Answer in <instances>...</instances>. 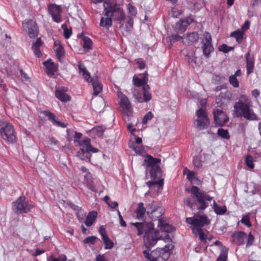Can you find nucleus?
Here are the masks:
<instances>
[{
	"instance_id": "4c0bfd02",
	"label": "nucleus",
	"mask_w": 261,
	"mask_h": 261,
	"mask_svg": "<svg viewBox=\"0 0 261 261\" xmlns=\"http://www.w3.org/2000/svg\"><path fill=\"white\" fill-rule=\"evenodd\" d=\"M76 142L78 143L81 148H84V149H86L85 150H88V149L90 148V139L89 138H86L82 141L75 140V142Z\"/></svg>"
},
{
	"instance_id": "2eb2a0df",
	"label": "nucleus",
	"mask_w": 261,
	"mask_h": 261,
	"mask_svg": "<svg viewBox=\"0 0 261 261\" xmlns=\"http://www.w3.org/2000/svg\"><path fill=\"white\" fill-rule=\"evenodd\" d=\"M117 95L120 99V105L123 112L129 116L132 113V108L127 97L121 92H118Z\"/></svg>"
},
{
	"instance_id": "f03ea898",
	"label": "nucleus",
	"mask_w": 261,
	"mask_h": 261,
	"mask_svg": "<svg viewBox=\"0 0 261 261\" xmlns=\"http://www.w3.org/2000/svg\"><path fill=\"white\" fill-rule=\"evenodd\" d=\"M189 192L192 195V198H187L186 203L192 210L194 209L195 205L198 210H205L208 206L207 201H210L213 198V197L208 195L205 192L201 191L194 186L191 187Z\"/></svg>"
},
{
	"instance_id": "4be33fe9",
	"label": "nucleus",
	"mask_w": 261,
	"mask_h": 261,
	"mask_svg": "<svg viewBox=\"0 0 261 261\" xmlns=\"http://www.w3.org/2000/svg\"><path fill=\"white\" fill-rule=\"evenodd\" d=\"M246 233L243 231H239L233 233L232 235V238L233 239V242L237 245H241L244 244V240L246 238Z\"/></svg>"
},
{
	"instance_id": "de8ad7c7",
	"label": "nucleus",
	"mask_w": 261,
	"mask_h": 261,
	"mask_svg": "<svg viewBox=\"0 0 261 261\" xmlns=\"http://www.w3.org/2000/svg\"><path fill=\"white\" fill-rule=\"evenodd\" d=\"M132 148L135 151L136 154L143 155L144 153V148L141 145L134 144L132 146Z\"/></svg>"
},
{
	"instance_id": "473e14b6",
	"label": "nucleus",
	"mask_w": 261,
	"mask_h": 261,
	"mask_svg": "<svg viewBox=\"0 0 261 261\" xmlns=\"http://www.w3.org/2000/svg\"><path fill=\"white\" fill-rule=\"evenodd\" d=\"M42 44V42L40 38H38L35 42L32 45V49L34 51L35 55L37 57H40L41 56V53L40 50V47Z\"/></svg>"
},
{
	"instance_id": "4d7b16f0",
	"label": "nucleus",
	"mask_w": 261,
	"mask_h": 261,
	"mask_svg": "<svg viewBox=\"0 0 261 261\" xmlns=\"http://www.w3.org/2000/svg\"><path fill=\"white\" fill-rule=\"evenodd\" d=\"M153 117V115L151 112L147 113L143 117L142 122L143 124H146L148 120H151Z\"/></svg>"
},
{
	"instance_id": "6ab92c4d",
	"label": "nucleus",
	"mask_w": 261,
	"mask_h": 261,
	"mask_svg": "<svg viewBox=\"0 0 261 261\" xmlns=\"http://www.w3.org/2000/svg\"><path fill=\"white\" fill-rule=\"evenodd\" d=\"M246 61V70L247 75H249L253 72L254 67V56L250 54L248 51L245 55Z\"/></svg>"
},
{
	"instance_id": "f3484780",
	"label": "nucleus",
	"mask_w": 261,
	"mask_h": 261,
	"mask_svg": "<svg viewBox=\"0 0 261 261\" xmlns=\"http://www.w3.org/2000/svg\"><path fill=\"white\" fill-rule=\"evenodd\" d=\"M213 114L215 122L219 125H224L228 120L226 115L221 110H214Z\"/></svg>"
},
{
	"instance_id": "f704fd0d",
	"label": "nucleus",
	"mask_w": 261,
	"mask_h": 261,
	"mask_svg": "<svg viewBox=\"0 0 261 261\" xmlns=\"http://www.w3.org/2000/svg\"><path fill=\"white\" fill-rule=\"evenodd\" d=\"M132 91L133 96L135 98L136 101L137 102H143V99L142 94L140 90L138 89V88L135 87L132 89Z\"/></svg>"
},
{
	"instance_id": "13d9d810",
	"label": "nucleus",
	"mask_w": 261,
	"mask_h": 261,
	"mask_svg": "<svg viewBox=\"0 0 261 261\" xmlns=\"http://www.w3.org/2000/svg\"><path fill=\"white\" fill-rule=\"evenodd\" d=\"M193 162L194 165L196 168H200L201 167V162L198 156H194Z\"/></svg>"
},
{
	"instance_id": "79ce46f5",
	"label": "nucleus",
	"mask_w": 261,
	"mask_h": 261,
	"mask_svg": "<svg viewBox=\"0 0 261 261\" xmlns=\"http://www.w3.org/2000/svg\"><path fill=\"white\" fill-rule=\"evenodd\" d=\"M82 40L83 41V46L84 48L87 50L91 49L92 46L91 40L89 37L86 36H83Z\"/></svg>"
},
{
	"instance_id": "ea45409f",
	"label": "nucleus",
	"mask_w": 261,
	"mask_h": 261,
	"mask_svg": "<svg viewBox=\"0 0 261 261\" xmlns=\"http://www.w3.org/2000/svg\"><path fill=\"white\" fill-rule=\"evenodd\" d=\"M188 26L182 20H180L175 25V29L180 33L185 32Z\"/></svg>"
},
{
	"instance_id": "c9c22d12",
	"label": "nucleus",
	"mask_w": 261,
	"mask_h": 261,
	"mask_svg": "<svg viewBox=\"0 0 261 261\" xmlns=\"http://www.w3.org/2000/svg\"><path fill=\"white\" fill-rule=\"evenodd\" d=\"M143 102H147L151 100L152 96L151 94L148 91V89H149V87L148 85H144L143 87Z\"/></svg>"
},
{
	"instance_id": "7c9ffc66",
	"label": "nucleus",
	"mask_w": 261,
	"mask_h": 261,
	"mask_svg": "<svg viewBox=\"0 0 261 261\" xmlns=\"http://www.w3.org/2000/svg\"><path fill=\"white\" fill-rule=\"evenodd\" d=\"M215 213L217 215H223L225 214L227 211V207L225 205L220 206L216 203L215 200L213 201V207Z\"/></svg>"
},
{
	"instance_id": "c756f323",
	"label": "nucleus",
	"mask_w": 261,
	"mask_h": 261,
	"mask_svg": "<svg viewBox=\"0 0 261 261\" xmlns=\"http://www.w3.org/2000/svg\"><path fill=\"white\" fill-rule=\"evenodd\" d=\"M97 215V213L95 211L90 212L86 217L85 222V225L88 227L91 226L95 221Z\"/></svg>"
},
{
	"instance_id": "aec40b11",
	"label": "nucleus",
	"mask_w": 261,
	"mask_h": 261,
	"mask_svg": "<svg viewBox=\"0 0 261 261\" xmlns=\"http://www.w3.org/2000/svg\"><path fill=\"white\" fill-rule=\"evenodd\" d=\"M45 115L51 121L53 124L62 128H65L67 126V124L60 121L53 113L46 112Z\"/></svg>"
},
{
	"instance_id": "9b49d317",
	"label": "nucleus",
	"mask_w": 261,
	"mask_h": 261,
	"mask_svg": "<svg viewBox=\"0 0 261 261\" xmlns=\"http://www.w3.org/2000/svg\"><path fill=\"white\" fill-rule=\"evenodd\" d=\"M33 207V205L26 200L24 196H20L12 204L13 210L17 214L27 213Z\"/></svg>"
},
{
	"instance_id": "3c124183",
	"label": "nucleus",
	"mask_w": 261,
	"mask_h": 261,
	"mask_svg": "<svg viewBox=\"0 0 261 261\" xmlns=\"http://www.w3.org/2000/svg\"><path fill=\"white\" fill-rule=\"evenodd\" d=\"M97 239L95 236L88 237L84 240L83 242L84 244L94 245Z\"/></svg>"
},
{
	"instance_id": "cd10ccee",
	"label": "nucleus",
	"mask_w": 261,
	"mask_h": 261,
	"mask_svg": "<svg viewBox=\"0 0 261 261\" xmlns=\"http://www.w3.org/2000/svg\"><path fill=\"white\" fill-rule=\"evenodd\" d=\"M104 17H102L100 19V25L101 27L109 29L111 27L112 16H108L106 15V10H105Z\"/></svg>"
},
{
	"instance_id": "58836bf2",
	"label": "nucleus",
	"mask_w": 261,
	"mask_h": 261,
	"mask_svg": "<svg viewBox=\"0 0 261 261\" xmlns=\"http://www.w3.org/2000/svg\"><path fill=\"white\" fill-rule=\"evenodd\" d=\"M198 37V34L197 33L192 32L188 34L184 39L187 40L188 43H192L197 41Z\"/></svg>"
},
{
	"instance_id": "69168bd1",
	"label": "nucleus",
	"mask_w": 261,
	"mask_h": 261,
	"mask_svg": "<svg viewBox=\"0 0 261 261\" xmlns=\"http://www.w3.org/2000/svg\"><path fill=\"white\" fill-rule=\"evenodd\" d=\"M241 222L242 223L244 224L245 225L248 227H250L251 226V224L249 222V219L247 217H244L242 218L241 220Z\"/></svg>"
},
{
	"instance_id": "6e6d98bb",
	"label": "nucleus",
	"mask_w": 261,
	"mask_h": 261,
	"mask_svg": "<svg viewBox=\"0 0 261 261\" xmlns=\"http://www.w3.org/2000/svg\"><path fill=\"white\" fill-rule=\"evenodd\" d=\"M127 9L128 10L129 17H133L136 16L137 14V10L135 7L131 5L130 4H128L127 6Z\"/></svg>"
},
{
	"instance_id": "412c9836",
	"label": "nucleus",
	"mask_w": 261,
	"mask_h": 261,
	"mask_svg": "<svg viewBox=\"0 0 261 261\" xmlns=\"http://www.w3.org/2000/svg\"><path fill=\"white\" fill-rule=\"evenodd\" d=\"M90 82L93 86L94 94L97 95L102 90V86L98 81V77L95 76L91 79Z\"/></svg>"
},
{
	"instance_id": "1a4fd4ad",
	"label": "nucleus",
	"mask_w": 261,
	"mask_h": 261,
	"mask_svg": "<svg viewBox=\"0 0 261 261\" xmlns=\"http://www.w3.org/2000/svg\"><path fill=\"white\" fill-rule=\"evenodd\" d=\"M196 118L194 125L198 130L206 129L210 125V120L206 111L203 108H200L196 112Z\"/></svg>"
},
{
	"instance_id": "37998d69",
	"label": "nucleus",
	"mask_w": 261,
	"mask_h": 261,
	"mask_svg": "<svg viewBox=\"0 0 261 261\" xmlns=\"http://www.w3.org/2000/svg\"><path fill=\"white\" fill-rule=\"evenodd\" d=\"M228 250L226 247H222L221 253L217 258V261H226Z\"/></svg>"
},
{
	"instance_id": "393cba45",
	"label": "nucleus",
	"mask_w": 261,
	"mask_h": 261,
	"mask_svg": "<svg viewBox=\"0 0 261 261\" xmlns=\"http://www.w3.org/2000/svg\"><path fill=\"white\" fill-rule=\"evenodd\" d=\"M148 74L147 72H145L143 74V76L142 78H138L135 76L133 77L134 84L136 87H139L142 85H146V84L148 82Z\"/></svg>"
},
{
	"instance_id": "680f3d73",
	"label": "nucleus",
	"mask_w": 261,
	"mask_h": 261,
	"mask_svg": "<svg viewBox=\"0 0 261 261\" xmlns=\"http://www.w3.org/2000/svg\"><path fill=\"white\" fill-rule=\"evenodd\" d=\"M253 241L254 237L251 234V233H249L248 236L247 246L251 245L253 242Z\"/></svg>"
},
{
	"instance_id": "2f4dec72",
	"label": "nucleus",
	"mask_w": 261,
	"mask_h": 261,
	"mask_svg": "<svg viewBox=\"0 0 261 261\" xmlns=\"http://www.w3.org/2000/svg\"><path fill=\"white\" fill-rule=\"evenodd\" d=\"M85 180L88 188L93 192H97L96 188L93 185L92 175L90 172H87L84 176Z\"/></svg>"
},
{
	"instance_id": "7ed1b4c3",
	"label": "nucleus",
	"mask_w": 261,
	"mask_h": 261,
	"mask_svg": "<svg viewBox=\"0 0 261 261\" xmlns=\"http://www.w3.org/2000/svg\"><path fill=\"white\" fill-rule=\"evenodd\" d=\"M160 159H156L150 155H148L145 159L144 162L147 167V170L149 171L152 181L147 182L150 189L157 185L159 188H162L163 185V179L161 178L162 173L159 166Z\"/></svg>"
},
{
	"instance_id": "49530a36",
	"label": "nucleus",
	"mask_w": 261,
	"mask_h": 261,
	"mask_svg": "<svg viewBox=\"0 0 261 261\" xmlns=\"http://www.w3.org/2000/svg\"><path fill=\"white\" fill-rule=\"evenodd\" d=\"M102 240L103 242L105 245V248L106 249H110L113 247V246H114L113 242L109 238V237L108 236L102 238Z\"/></svg>"
},
{
	"instance_id": "ddd939ff",
	"label": "nucleus",
	"mask_w": 261,
	"mask_h": 261,
	"mask_svg": "<svg viewBox=\"0 0 261 261\" xmlns=\"http://www.w3.org/2000/svg\"><path fill=\"white\" fill-rule=\"evenodd\" d=\"M23 30L30 37L34 38L38 35V27L36 23L32 20H28L22 22Z\"/></svg>"
},
{
	"instance_id": "a19ab883",
	"label": "nucleus",
	"mask_w": 261,
	"mask_h": 261,
	"mask_svg": "<svg viewBox=\"0 0 261 261\" xmlns=\"http://www.w3.org/2000/svg\"><path fill=\"white\" fill-rule=\"evenodd\" d=\"M186 59L192 67H194L196 65V58L194 54L187 55Z\"/></svg>"
},
{
	"instance_id": "dca6fc26",
	"label": "nucleus",
	"mask_w": 261,
	"mask_h": 261,
	"mask_svg": "<svg viewBox=\"0 0 261 261\" xmlns=\"http://www.w3.org/2000/svg\"><path fill=\"white\" fill-rule=\"evenodd\" d=\"M232 93L228 91L221 92L216 96V102L218 107H223L226 105L231 100Z\"/></svg>"
},
{
	"instance_id": "09e8293b",
	"label": "nucleus",
	"mask_w": 261,
	"mask_h": 261,
	"mask_svg": "<svg viewBox=\"0 0 261 261\" xmlns=\"http://www.w3.org/2000/svg\"><path fill=\"white\" fill-rule=\"evenodd\" d=\"M217 134L219 136L224 139H229L230 138L229 133L226 129L219 128L217 130Z\"/></svg>"
},
{
	"instance_id": "774afa93",
	"label": "nucleus",
	"mask_w": 261,
	"mask_h": 261,
	"mask_svg": "<svg viewBox=\"0 0 261 261\" xmlns=\"http://www.w3.org/2000/svg\"><path fill=\"white\" fill-rule=\"evenodd\" d=\"M96 261H108L104 255H98L96 257Z\"/></svg>"
},
{
	"instance_id": "a878e982",
	"label": "nucleus",
	"mask_w": 261,
	"mask_h": 261,
	"mask_svg": "<svg viewBox=\"0 0 261 261\" xmlns=\"http://www.w3.org/2000/svg\"><path fill=\"white\" fill-rule=\"evenodd\" d=\"M78 68L80 74H81L86 81H89L91 80L90 73L83 63H79Z\"/></svg>"
},
{
	"instance_id": "5701e85b",
	"label": "nucleus",
	"mask_w": 261,
	"mask_h": 261,
	"mask_svg": "<svg viewBox=\"0 0 261 261\" xmlns=\"http://www.w3.org/2000/svg\"><path fill=\"white\" fill-rule=\"evenodd\" d=\"M184 174L187 175V179L191 182L192 184L198 185L200 182V181L196 176L195 172L191 171L187 168H185L184 169Z\"/></svg>"
},
{
	"instance_id": "864d4df0",
	"label": "nucleus",
	"mask_w": 261,
	"mask_h": 261,
	"mask_svg": "<svg viewBox=\"0 0 261 261\" xmlns=\"http://www.w3.org/2000/svg\"><path fill=\"white\" fill-rule=\"evenodd\" d=\"M245 162L246 165L251 169H253L254 168V164L253 162V158L250 155H247L245 158Z\"/></svg>"
},
{
	"instance_id": "a18cd8bd",
	"label": "nucleus",
	"mask_w": 261,
	"mask_h": 261,
	"mask_svg": "<svg viewBox=\"0 0 261 261\" xmlns=\"http://www.w3.org/2000/svg\"><path fill=\"white\" fill-rule=\"evenodd\" d=\"M62 28L63 30V35L66 39H68L70 37L72 34L71 29H68L67 24L66 23H63L62 26Z\"/></svg>"
},
{
	"instance_id": "4468645a",
	"label": "nucleus",
	"mask_w": 261,
	"mask_h": 261,
	"mask_svg": "<svg viewBox=\"0 0 261 261\" xmlns=\"http://www.w3.org/2000/svg\"><path fill=\"white\" fill-rule=\"evenodd\" d=\"M48 10L54 21L57 23H60L62 21V9L60 6L56 4H49L48 6Z\"/></svg>"
},
{
	"instance_id": "052dcab7",
	"label": "nucleus",
	"mask_w": 261,
	"mask_h": 261,
	"mask_svg": "<svg viewBox=\"0 0 261 261\" xmlns=\"http://www.w3.org/2000/svg\"><path fill=\"white\" fill-rule=\"evenodd\" d=\"M172 14L173 17H179L181 12L178 10H177L176 8H173L171 10Z\"/></svg>"
},
{
	"instance_id": "bf43d9fd",
	"label": "nucleus",
	"mask_w": 261,
	"mask_h": 261,
	"mask_svg": "<svg viewBox=\"0 0 261 261\" xmlns=\"http://www.w3.org/2000/svg\"><path fill=\"white\" fill-rule=\"evenodd\" d=\"M181 39L182 37L177 34L172 35L170 37V40L171 43H174L175 41L179 40Z\"/></svg>"
},
{
	"instance_id": "c85d7f7f",
	"label": "nucleus",
	"mask_w": 261,
	"mask_h": 261,
	"mask_svg": "<svg viewBox=\"0 0 261 261\" xmlns=\"http://www.w3.org/2000/svg\"><path fill=\"white\" fill-rule=\"evenodd\" d=\"M145 213H147V206L146 208L144 206V204L140 202L138 204V206L135 211V213L137 219H141L143 218Z\"/></svg>"
},
{
	"instance_id": "8fccbe9b",
	"label": "nucleus",
	"mask_w": 261,
	"mask_h": 261,
	"mask_svg": "<svg viewBox=\"0 0 261 261\" xmlns=\"http://www.w3.org/2000/svg\"><path fill=\"white\" fill-rule=\"evenodd\" d=\"M103 132L104 129L102 126H97L94 127L90 130V133L91 134H95V136L98 137L101 136Z\"/></svg>"
},
{
	"instance_id": "20e7f679",
	"label": "nucleus",
	"mask_w": 261,
	"mask_h": 261,
	"mask_svg": "<svg viewBox=\"0 0 261 261\" xmlns=\"http://www.w3.org/2000/svg\"><path fill=\"white\" fill-rule=\"evenodd\" d=\"M252 107V101L246 94L240 95L238 101L233 106L238 116H243L248 120H257V117L254 113Z\"/></svg>"
},
{
	"instance_id": "a211bd4d",
	"label": "nucleus",
	"mask_w": 261,
	"mask_h": 261,
	"mask_svg": "<svg viewBox=\"0 0 261 261\" xmlns=\"http://www.w3.org/2000/svg\"><path fill=\"white\" fill-rule=\"evenodd\" d=\"M68 89L65 87L57 88L55 91L56 97L63 102H66L70 100V96L66 93Z\"/></svg>"
},
{
	"instance_id": "e433bc0d",
	"label": "nucleus",
	"mask_w": 261,
	"mask_h": 261,
	"mask_svg": "<svg viewBox=\"0 0 261 261\" xmlns=\"http://www.w3.org/2000/svg\"><path fill=\"white\" fill-rule=\"evenodd\" d=\"M192 232L196 236H198L199 239L202 241L206 240V236L200 228H193Z\"/></svg>"
},
{
	"instance_id": "0e129e2a",
	"label": "nucleus",
	"mask_w": 261,
	"mask_h": 261,
	"mask_svg": "<svg viewBox=\"0 0 261 261\" xmlns=\"http://www.w3.org/2000/svg\"><path fill=\"white\" fill-rule=\"evenodd\" d=\"M99 232L102 238L108 236L106 234V229L104 228L103 226H101L100 227L99 229Z\"/></svg>"
},
{
	"instance_id": "603ef678",
	"label": "nucleus",
	"mask_w": 261,
	"mask_h": 261,
	"mask_svg": "<svg viewBox=\"0 0 261 261\" xmlns=\"http://www.w3.org/2000/svg\"><path fill=\"white\" fill-rule=\"evenodd\" d=\"M229 82L234 88H237L239 86V81L234 76L230 75L229 78Z\"/></svg>"
},
{
	"instance_id": "f8f14e48",
	"label": "nucleus",
	"mask_w": 261,
	"mask_h": 261,
	"mask_svg": "<svg viewBox=\"0 0 261 261\" xmlns=\"http://www.w3.org/2000/svg\"><path fill=\"white\" fill-rule=\"evenodd\" d=\"M201 44V48L204 56L208 58L210 56L211 53L214 50V48L212 44L211 35L209 33L205 32L203 34Z\"/></svg>"
},
{
	"instance_id": "f257e3e1",
	"label": "nucleus",
	"mask_w": 261,
	"mask_h": 261,
	"mask_svg": "<svg viewBox=\"0 0 261 261\" xmlns=\"http://www.w3.org/2000/svg\"><path fill=\"white\" fill-rule=\"evenodd\" d=\"M137 230V234L139 236L145 233L144 236V244L147 249H149L155 245L159 240H164L165 242L171 241V236L169 234H165L164 237L160 234V232H171L173 227L165 223L164 221H161V225L157 226L160 231L153 229V224L152 223L145 224L143 223H132Z\"/></svg>"
},
{
	"instance_id": "9d476101",
	"label": "nucleus",
	"mask_w": 261,
	"mask_h": 261,
	"mask_svg": "<svg viewBox=\"0 0 261 261\" xmlns=\"http://www.w3.org/2000/svg\"><path fill=\"white\" fill-rule=\"evenodd\" d=\"M186 222L192 226L193 229V228H201L205 225L208 224L210 221L206 215L197 213L193 217L187 218Z\"/></svg>"
},
{
	"instance_id": "72a5a7b5",
	"label": "nucleus",
	"mask_w": 261,
	"mask_h": 261,
	"mask_svg": "<svg viewBox=\"0 0 261 261\" xmlns=\"http://www.w3.org/2000/svg\"><path fill=\"white\" fill-rule=\"evenodd\" d=\"M84 148H81L77 153V156L82 160H89L91 156V154L88 150H85Z\"/></svg>"
},
{
	"instance_id": "39448f33",
	"label": "nucleus",
	"mask_w": 261,
	"mask_h": 261,
	"mask_svg": "<svg viewBox=\"0 0 261 261\" xmlns=\"http://www.w3.org/2000/svg\"><path fill=\"white\" fill-rule=\"evenodd\" d=\"M173 247L172 245H165L163 248H157L149 253V250L143 251V254L149 261H166L170 257L169 250Z\"/></svg>"
},
{
	"instance_id": "bb28decb",
	"label": "nucleus",
	"mask_w": 261,
	"mask_h": 261,
	"mask_svg": "<svg viewBox=\"0 0 261 261\" xmlns=\"http://www.w3.org/2000/svg\"><path fill=\"white\" fill-rule=\"evenodd\" d=\"M54 50L57 58L60 61H61V60L64 57L65 51L63 46L59 42L56 41L55 42Z\"/></svg>"
},
{
	"instance_id": "5fc2aeb1",
	"label": "nucleus",
	"mask_w": 261,
	"mask_h": 261,
	"mask_svg": "<svg viewBox=\"0 0 261 261\" xmlns=\"http://www.w3.org/2000/svg\"><path fill=\"white\" fill-rule=\"evenodd\" d=\"M48 261H66L67 257L64 255L59 256L58 257H55L54 256H50L48 259Z\"/></svg>"
},
{
	"instance_id": "e2e57ef3",
	"label": "nucleus",
	"mask_w": 261,
	"mask_h": 261,
	"mask_svg": "<svg viewBox=\"0 0 261 261\" xmlns=\"http://www.w3.org/2000/svg\"><path fill=\"white\" fill-rule=\"evenodd\" d=\"M229 47L226 44H223L219 47V50L224 53H227L230 50Z\"/></svg>"
},
{
	"instance_id": "338daca9",
	"label": "nucleus",
	"mask_w": 261,
	"mask_h": 261,
	"mask_svg": "<svg viewBox=\"0 0 261 261\" xmlns=\"http://www.w3.org/2000/svg\"><path fill=\"white\" fill-rule=\"evenodd\" d=\"M107 204L112 208L117 207L118 206V203L115 201L113 202H107Z\"/></svg>"
},
{
	"instance_id": "c03bdc74",
	"label": "nucleus",
	"mask_w": 261,
	"mask_h": 261,
	"mask_svg": "<svg viewBox=\"0 0 261 261\" xmlns=\"http://www.w3.org/2000/svg\"><path fill=\"white\" fill-rule=\"evenodd\" d=\"M243 32L241 30H237L231 33V36L234 37L238 43L242 42L243 40Z\"/></svg>"
},
{
	"instance_id": "423d86ee",
	"label": "nucleus",
	"mask_w": 261,
	"mask_h": 261,
	"mask_svg": "<svg viewBox=\"0 0 261 261\" xmlns=\"http://www.w3.org/2000/svg\"><path fill=\"white\" fill-rule=\"evenodd\" d=\"M104 10H106V15L112 16L115 19L122 20L125 17V13L120 5L114 1H106L103 3Z\"/></svg>"
},
{
	"instance_id": "b1692460",
	"label": "nucleus",
	"mask_w": 261,
	"mask_h": 261,
	"mask_svg": "<svg viewBox=\"0 0 261 261\" xmlns=\"http://www.w3.org/2000/svg\"><path fill=\"white\" fill-rule=\"evenodd\" d=\"M44 65L46 68V73L48 75H54L57 71V67L56 65L51 62V60H48L44 63Z\"/></svg>"
},
{
	"instance_id": "6e6552de",
	"label": "nucleus",
	"mask_w": 261,
	"mask_h": 261,
	"mask_svg": "<svg viewBox=\"0 0 261 261\" xmlns=\"http://www.w3.org/2000/svg\"><path fill=\"white\" fill-rule=\"evenodd\" d=\"M0 133L4 140L9 142L16 141V136L13 126L6 121L0 122Z\"/></svg>"
},
{
	"instance_id": "0eeeda50",
	"label": "nucleus",
	"mask_w": 261,
	"mask_h": 261,
	"mask_svg": "<svg viewBox=\"0 0 261 261\" xmlns=\"http://www.w3.org/2000/svg\"><path fill=\"white\" fill-rule=\"evenodd\" d=\"M164 210L155 201H152L147 205V215L154 221H156L157 226L161 225L163 220Z\"/></svg>"
}]
</instances>
